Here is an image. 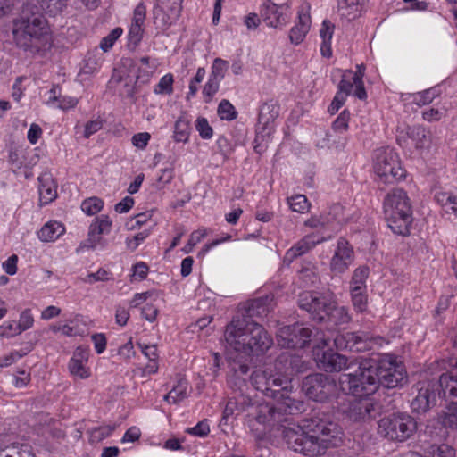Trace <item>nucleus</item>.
<instances>
[{"mask_svg":"<svg viewBox=\"0 0 457 457\" xmlns=\"http://www.w3.org/2000/svg\"><path fill=\"white\" fill-rule=\"evenodd\" d=\"M251 384L258 391L276 400V405L267 403L253 405L249 398H242L241 410L251 408L247 414L248 426L257 436L265 433L266 428H276L287 446L295 452L308 456L321 455L330 447L343 442L341 426L328 417H312L304 426H286V414H295L303 409V402L295 399L292 379L281 374H271L256 370L249 377Z\"/></svg>","mask_w":457,"mask_h":457,"instance_id":"obj_1","label":"nucleus"},{"mask_svg":"<svg viewBox=\"0 0 457 457\" xmlns=\"http://www.w3.org/2000/svg\"><path fill=\"white\" fill-rule=\"evenodd\" d=\"M37 6H23L19 19L13 21L12 37L15 46L24 53L35 55L46 51L50 46V29L47 21L39 13Z\"/></svg>","mask_w":457,"mask_h":457,"instance_id":"obj_2","label":"nucleus"},{"mask_svg":"<svg viewBox=\"0 0 457 457\" xmlns=\"http://www.w3.org/2000/svg\"><path fill=\"white\" fill-rule=\"evenodd\" d=\"M224 337L236 352L250 360L263 355L273 345L271 336L259 322L232 320L226 326Z\"/></svg>","mask_w":457,"mask_h":457,"instance_id":"obj_3","label":"nucleus"},{"mask_svg":"<svg viewBox=\"0 0 457 457\" xmlns=\"http://www.w3.org/2000/svg\"><path fill=\"white\" fill-rule=\"evenodd\" d=\"M299 307L306 311L312 320L324 324L329 330L347 324L351 317L347 309L338 306L328 295L316 291H304L298 296Z\"/></svg>","mask_w":457,"mask_h":457,"instance_id":"obj_4","label":"nucleus"},{"mask_svg":"<svg viewBox=\"0 0 457 457\" xmlns=\"http://www.w3.org/2000/svg\"><path fill=\"white\" fill-rule=\"evenodd\" d=\"M384 214L390 229L397 235L407 236L412 223V210L406 192L394 188L384 199Z\"/></svg>","mask_w":457,"mask_h":457,"instance_id":"obj_5","label":"nucleus"},{"mask_svg":"<svg viewBox=\"0 0 457 457\" xmlns=\"http://www.w3.org/2000/svg\"><path fill=\"white\" fill-rule=\"evenodd\" d=\"M418 428L416 420L406 412L391 413L378 422V433L391 441L404 442Z\"/></svg>","mask_w":457,"mask_h":457,"instance_id":"obj_6","label":"nucleus"},{"mask_svg":"<svg viewBox=\"0 0 457 457\" xmlns=\"http://www.w3.org/2000/svg\"><path fill=\"white\" fill-rule=\"evenodd\" d=\"M371 360L378 387L396 388L403 386L407 382L405 368L403 362L398 361L394 355L386 354L378 359Z\"/></svg>","mask_w":457,"mask_h":457,"instance_id":"obj_7","label":"nucleus"},{"mask_svg":"<svg viewBox=\"0 0 457 457\" xmlns=\"http://www.w3.org/2000/svg\"><path fill=\"white\" fill-rule=\"evenodd\" d=\"M371 363H373L372 360L364 359L360 362L355 372L343 375L341 383L345 385L344 390L358 396L375 393L378 387Z\"/></svg>","mask_w":457,"mask_h":457,"instance_id":"obj_8","label":"nucleus"},{"mask_svg":"<svg viewBox=\"0 0 457 457\" xmlns=\"http://www.w3.org/2000/svg\"><path fill=\"white\" fill-rule=\"evenodd\" d=\"M301 386L308 399L318 403L328 402L337 391L336 380L331 376L320 372L305 376Z\"/></svg>","mask_w":457,"mask_h":457,"instance_id":"obj_9","label":"nucleus"},{"mask_svg":"<svg viewBox=\"0 0 457 457\" xmlns=\"http://www.w3.org/2000/svg\"><path fill=\"white\" fill-rule=\"evenodd\" d=\"M416 395L411 402V408L417 414H425L436 406L442 395L440 379H428L416 383Z\"/></svg>","mask_w":457,"mask_h":457,"instance_id":"obj_10","label":"nucleus"},{"mask_svg":"<svg viewBox=\"0 0 457 457\" xmlns=\"http://www.w3.org/2000/svg\"><path fill=\"white\" fill-rule=\"evenodd\" d=\"M279 106L272 100L264 103L259 112L254 150L262 153L267 148L268 140L273 131V122L278 117Z\"/></svg>","mask_w":457,"mask_h":457,"instance_id":"obj_11","label":"nucleus"},{"mask_svg":"<svg viewBox=\"0 0 457 457\" xmlns=\"http://www.w3.org/2000/svg\"><path fill=\"white\" fill-rule=\"evenodd\" d=\"M374 170L386 183H394L405 177L398 155L392 149H380L375 157Z\"/></svg>","mask_w":457,"mask_h":457,"instance_id":"obj_12","label":"nucleus"},{"mask_svg":"<svg viewBox=\"0 0 457 457\" xmlns=\"http://www.w3.org/2000/svg\"><path fill=\"white\" fill-rule=\"evenodd\" d=\"M382 407L380 403L370 397H360L349 402L348 406L343 410L345 418L352 422H366L380 415Z\"/></svg>","mask_w":457,"mask_h":457,"instance_id":"obj_13","label":"nucleus"},{"mask_svg":"<svg viewBox=\"0 0 457 457\" xmlns=\"http://www.w3.org/2000/svg\"><path fill=\"white\" fill-rule=\"evenodd\" d=\"M312 331L303 324L294 323L281 327L277 333L278 345L283 348H304L310 342Z\"/></svg>","mask_w":457,"mask_h":457,"instance_id":"obj_14","label":"nucleus"},{"mask_svg":"<svg viewBox=\"0 0 457 457\" xmlns=\"http://www.w3.org/2000/svg\"><path fill=\"white\" fill-rule=\"evenodd\" d=\"M268 298H257L240 306L232 320H244L245 323L258 322L254 319L266 317L270 312L267 305Z\"/></svg>","mask_w":457,"mask_h":457,"instance_id":"obj_15","label":"nucleus"},{"mask_svg":"<svg viewBox=\"0 0 457 457\" xmlns=\"http://www.w3.org/2000/svg\"><path fill=\"white\" fill-rule=\"evenodd\" d=\"M275 367L284 377H290L304 371L307 369V363L303 358L288 352L280 353L275 360Z\"/></svg>","mask_w":457,"mask_h":457,"instance_id":"obj_16","label":"nucleus"},{"mask_svg":"<svg viewBox=\"0 0 457 457\" xmlns=\"http://www.w3.org/2000/svg\"><path fill=\"white\" fill-rule=\"evenodd\" d=\"M289 5L287 4H277L267 0L261 10V16L270 27L277 28L287 22V13Z\"/></svg>","mask_w":457,"mask_h":457,"instance_id":"obj_17","label":"nucleus"},{"mask_svg":"<svg viewBox=\"0 0 457 457\" xmlns=\"http://www.w3.org/2000/svg\"><path fill=\"white\" fill-rule=\"evenodd\" d=\"M315 354L319 368L326 372H339L347 367L348 359L333 350L318 351Z\"/></svg>","mask_w":457,"mask_h":457,"instance_id":"obj_18","label":"nucleus"},{"mask_svg":"<svg viewBox=\"0 0 457 457\" xmlns=\"http://www.w3.org/2000/svg\"><path fill=\"white\" fill-rule=\"evenodd\" d=\"M353 261V251L346 239L340 237L337 242V250L330 262L331 270L340 274L347 270Z\"/></svg>","mask_w":457,"mask_h":457,"instance_id":"obj_19","label":"nucleus"},{"mask_svg":"<svg viewBox=\"0 0 457 457\" xmlns=\"http://www.w3.org/2000/svg\"><path fill=\"white\" fill-rule=\"evenodd\" d=\"M112 227V220L106 215L96 217L91 223L87 238L80 244L79 248H95L96 244H101L102 234L109 233Z\"/></svg>","mask_w":457,"mask_h":457,"instance_id":"obj_20","label":"nucleus"},{"mask_svg":"<svg viewBox=\"0 0 457 457\" xmlns=\"http://www.w3.org/2000/svg\"><path fill=\"white\" fill-rule=\"evenodd\" d=\"M442 397L445 403L457 404V373L453 371L442 373L439 376Z\"/></svg>","mask_w":457,"mask_h":457,"instance_id":"obj_21","label":"nucleus"},{"mask_svg":"<svg viewBox=\"0 0 457 457\" xmlns=\"http://www.w3.org/2000/svg\"><path fill=\"white\" fill-rule=\"evenodd\" d=\"M299 23L291 29L289 38L293 44H300L305 37L306 33L309 30L311 22L310 16L308 14H303L299 12L298 15Z\"/></svg>","mask_w":457,"mask_h":457,"instance_id":"obj_22","label":"nucleus"},{"mask_svg":"<svg viewBox=\"0 0 457 457\" xmlns=\"http://www.w3.org/2000/svg\"><path fill=\"white\" fill-rule=\"evenodd\" d=\"M321 240L317 238V237L313 234L308 235L301 239L295 246H293L287 253V256L290 258H296L298 256L303 255L316 244L320 243Z\"/></svg>","mask_w":457,"mask_h":457,"instance_id":"obj_23","label":"nucleus"},{"mask_svg":"<svg viewBox=\"0 0 457 457\" xmlns=\"http://www.w3.org/2000/svg\"><path fill=\"white\" fill-rule=\"evenodd\" d=\"M439 419L444 428L457 431V404L453 402L445 403Z\"/></svg>","mask_w":457,"mask_h":457,"instance_id":"obj_24","label":"nucleus"},{"mask_svg":"<svg viewBox=\"0 0 457 457\" xmlns=\"http://www.w3.org/2000/svg\"><path fill=\"white\" fill-rule=\"evenodd\" d=\"M334 24L328 21L325 20L322 22V27L320 30V35L322 38V44L320 46V52L324 57H330L332 55L330 40L332 38L333 31H334Z\"/></svg>","mask_w":457,"mask_h":457,"instance_id":"obj_25","label":"nucleus"},{"mask_svg":"<svg viewBox=\"0 0 457 457\" xmlns=\"http://www.w3.org/2000/svg\"><path fill=\"white\" fill-rule=\"evenodd\" d=\"M65 231L64 227L57 221H51L43 226L38 232V237L44 242L57 239Z\"/></svg>","mask_w":457,"mask_h":457,"instance_id":"obj_26","label":"nucleus"},{"mask_svg":"<svg viewBox=\"0 0 457 457\" xmlns=\"http://www.w3.org/2000/svg\"><path fill=\"white\" fill-rule=\"evenodd\" d=\"M407 134L415 142L416 148L428 147L431 141L430 132L421 126L409 127Z\"/></svg>","mask_w":457,"mask_h":457,"instance_id":"obj_27","label":"nucleus"},{"mask_svg":"<svg viewBox=\"0 0 457 457\" xmlns=\"http://www.w3.org/2000/svg\"><path fill=\"white\" fill-rule=\"evenodd\" d=\"M0 457H36L29 445H12L0 448Z\"/></svg>","mask_w":457,"mask_h":457,"instance_id":"obj_28","label":"nucleus"},{"mask_svg":"<svg viewBox=\"0 0 457 457\" xmlns=\"http://www.w3.org/2000/svg\"><path fill=\"white\" fill-rule=\"evenodd\" d=\"M346 145V137L335 133H325L324 137L318 140L317 145L320 148L343 149Z\"/></svg>","mask_w":457,"mask_h":457,"instance_id":"obj_29","label":"nucleus"},{"mask_svg":"<svg viewBox=\"0 0 457 457\" xmlns=\"http://www.w3.org/2000/svg\"><path fill=\"white\" fill-rule=\"evenodd\" d=\"M187 381L186 378H180L178 384L164 395V401L172 403H178L187 397Z\"/></svg>","mask_w":457,"mask_h":457,"instance_id":"obj_30","label":"nucleus"},{"mask_svg":"<svg viewBox=\"0 0 457 457\" xmlns=\"http://www.w3.org/2000/svg\"><path fill=\"white\" fill-rule=\"evenodd\" d=\"M362 4H350L338 1V12L342 18L351 21L360 17L362 11Z\"/></svg>","mask_w":457,"mask_h":457,"instance_id":"obj_31","label":"nucleus"},{"mask_svg":"<svg viewBox=\"0 0 457 457\" xmlns=\"http://www.w3.org/2000/svg\"><path fill=\"white\" fill-rule=\"evenodd\" d=\"M69 0H37L41 9L50 16H56L67 6Z\"/></svg>","mask_w":457,"mask_h":457,"instance_id":"obj_32","label":"nucleus"},{"mask_svg":"<svg viewBox=\"0 0 457 457\" xmlns=\"http://www.w3.org/2000/svg\"><path fill=\"white\" fill-rule=\"evenodd\" d=\"M174 139L177 142L186 143L188 141L190 124L185 117H179L175 122Z\"/></svg>","mask_w":457,"mask_h":457,"instance_id":"obj_33","label":"nucleus"},{"mask_svg":"<svg viewBox=\"0 0 457 457\" xmlns=\"http://www.w3.org/2000/svg\"><path fill=\"white\" fill-rule=\"evenodd\" d=\"M348 345V350L351 352H361L366 349V339L357 335L354 332L344 333Z\"/></svg>","mask_w":457,"mask_h":457,"instance_id":"obj_34","label":"nucleus"},{"mask_svg":"<svg viewBox=\"0 0 457 457\" xmlns=\"http://www.w3.org/2000/svg\"><path fill=\"white\" fill-rule=\"evenodd\" d=\"M365 291L366 289H361L358 287H351L353 304L360 312H362L367 308L368 299Z\"/></svg>","mask_w":457,"mask_h":457,"instance_id":"obj_35","label":"nucleus"},{"mask_svg":"<svg viewBox=\"0 0 457 457\" xmlns=\"http://www.w3.org/2000/svg\"><path fill=\"white\" fill-rule=\"evenodd\" d=\"M44 176H40L38 178L39 181V195L40 202L42 204H49L53 200H54L57 196L56 189L50 185L44 184Z\"/></svg>","mask_w":457,"mask_h":457,"instance_id":"obj_36","label":"nucleus"},{"mask_svg":"<svg viewBox=\"0 0 457 457\" xmlns=\"http://www.w3.org/2000/svg\"><path fill=\"white\" fill-rule=\"evenodd\" d=\"M287 202L293 212L300 213H303L305 211H308L310 207V204L308 203L306 196L303 195H296L287 198Z\"/></svg>","mask_w":457,"mask_h":457,"instance_id":"obj_37","label":"nucleus"},{"mask_svg":"<svg viewBox=\"0 0 457 457\" xmlns=\"http://www.w3.org/2000/svg\"><path fill=\"white\" fill-rule=\"evenodd\" d=\"M104 203L98 197H90L82 202L81 209L87 215H94L101 211Z\"/></svg>","mask_w":457,"mask_h":457,"instance_id":"obj_38","label":"nucleus"},{"mask_svg":"<svg viewBox=\"0 0 457 457\" xmlns=\"http://www.w3.org/2000/svg\"><path fill=\"white\" fill-rule=\"evenodd\" d=\"M218 114L221 120H232L237 118V112L234 106L228 100L224 99L218 106Z\"/></svg>","mask_w":457,"mask_h":457,"instance_id":"obj_39","label":"nucleus"},{"mask_svg":"<svg viewBox=\"0 0 457 457\" xmlns=\"http://www.w3.org/2000/svg\"><path fill=\"white\" fill-rule=\"evenodd\" d=\"M228 68V62L227 61L220 58H216L213 61L210 77L220 80L224 78Z\"/></svg>","mask_w":457,"mask_h":457,"instance_id":"obj_40","label":"nucleus"},{"mask_svg":"<svg viewBox=\"0 0 457 457\" xmlns=\"http://www.w3.org/2000/svg\"><path fill=\"white\" fill-rule=\"evenodd\" d=\"M369 276V269L368 267L362 266L355 270L353 278H352V286L351 287H358L361 289H366V279Z\"/></svg>","mask_w":457,"mask_h":457,"instance_id":"obj_41","label":"nucleus"},{"mask_svg":"<svg viewBox=\"0 0 457 457\" xmlns=\"http://www.w3.org/2000/svg\"><path fill=\"white\" fill-rule=\"evenodd\" d=\"M122 34V29L121 28H115L113 29L106 37H104L100 43V48L104 52H107L110 50L115 41L121 36Z\"/></svg>","mask_w":457,"mask_h":457,"instance_id":"obj_42","label":"nucleus"},{"mask_svg":"<svg viewBox=\"0 0 457 457\" xmlns=\"http://www.w3.org/2000/svg\"><path fill=\"white\" fill-rule=\"evenodd\" d=\"M195 128L202 138L210 139L212 137L213 130L212 128L209 125L207 119L199 117L196 120Z\"/></svg>","mask_w":457,"mask_h":457,"instance_id":"obj_43","label":"nucleus"},{"mask_svg":"<svg viewBox=\"0 0 457 457\" xmlns=\"http://www.w3.org/2000/svg\"><path fill=\"white\" fill-rule=\"evenodd\" d=\"M69 370L73 376H78L80 378H87L89 377V372L84 366L83 362L77 359H71L70 361Z\"/></svg>","mask_w":457,"mask_h":457,"instance_id":"obj_44","label":"nucleus"},{"mask_svg":"<svg viewBox=\"0 0 457 457\" xmlns=\"http://www.w3.org/2000/svg\"><path fill=\"white\" fill-rule=\"evenodd\" d=\"M173 76L171 74H166L163 76L155 88V92L159 94L170 95L173 92Z\"/></svg>","mask_w":457,"mask_h":457,"instance_id":"obj_45","label":"nucleus"},{"mask_svg":"<svg viewBox=\"0 0 457 457\" xmlns=\"http://www.w3.org/2000/svg\"><path fill=\"white\" fill-rule=\"evenodd\" d=\"M154 23L165 29L168 26L171 25V23L178 19H174L170 17V12L164 13L162 9H154Z\"/></svg>","mask_w":457,"mask_h":457,"instance_id":"obj_46","label":"nucleus"},{"mask_svg":"<svg viewBox=\"0 0 457 457\" xmlns=\"http://www.w3.org/2000/svg\"><path fill=\"white\" fill-rule=\"evenodd\" d=\"M350 120V112L347 110H344L336 120L332 123V129L334 132L346 131L348 129V122Z\"/></svg>","mask_w":457,"mask_h":457,"instance_id":"obj_47","label":"nucleus"},{"mask_svg":"<svg viewBox=\"0 0 457 457\" xmlns=\"http://www.w3.org/2000/svg\"><path fill=\"white\" fill-rule=\"evenodd\" d=\"M220 81V80L214 78H209L208 82L205 84L203 89V94L205 96L206 103H209L212 99L214 94L219 90Z\"/></svg>","mask_w":457,"mask_h":457,"instance_id":"obj_48","label":"nucleus"},{"mask_svg":"<svg viewBox=\"0 0 457 457\" xmlns=\"http://www.w3.org/2000/svg\"><path fill=\"white\" fill-rule=\"evenodd\" d=\"M143 25L132 23L129 31V45L133 44L134 46H137L143 37Z\"/></svg>","mask_w":457,"mask_h":457,"instance_id":"obj_49","label":"nucleus"},{"mask_svg":"<svg viewBox=\"0 0 457 457\" xmlns=\"http://www.w3.org/2000/svg\"><path fill=\"white\" fill-rule=\"evenodd\" d=\"M186 432L200 437L206 436L210 433V428L207 420H203L194 428H187Z\"/></svg>","mask_w":457,"mask_h":457,"instance_id":"obj_50","label":"nucleus"},{"mask_svg":"<svg viewBox=\"0 0 457 457\" xmlns=\"http://www.w3.org/2000/svg\"><path fill=\"white\" fill-rule=\"evenodd\" d=\"M34 319L32 315L30 314V311L29 309L23 311L21 313L20 320L18 325V329H20L21 332L30 328L33 326Z\"/></svg>","mask_w":457,"mask_h":457,"instance_id":"obj_51","label":"nucleus"},{"mask_svg":"<svg viewBox=\"0 0 457 457\" xmlns=\"http://www.w3.org/2000/svg\"><path fill=\"white\" fill-rule=\"evenodd\" d=\"M18 325H15L14 321L7 322L0 326V337H12L16 335L21 333L20 329L17 328Z\"/></svg>","mask_w":457,"mask_h":457,"instance_id":"obj_52","label":"nucleus"},{"mask_svg":"<svg viewBox=\"0 0 457 457\" xmlns=\"http://www.w3.org/2000/svg\"><path fill=\"white\" fill-rule=\"evenodd\" d=\"M108 275L109 272L107 270L100 268L96 272L87 274V277L83 278V281L90 284L97 281H107L109 280Z\"/></svg>","mask_w":457,"mask_h":457,"instance_id":"obj_53","label":"nucleus"},{"mask_svg":"<svg viewBox=\"0 0 457 457\" xmlns=\"http://www.w3.org/2000/svg\"><path fill=\"white\" fill-rule=\"evenodd\" d=\"M346 73L351 74L352 71L346 70L345 71V73L342 76V79L338 84V91H337V93H342V95H345V97L351 94L353 87V82L352 83L345 79Z\"/></svg>","mask_w":457,"mask_h":457,"instance_id":"obj_54","label":"nucleus"},{"mask_svg":"<svg viewBox=\"0 0 457 457\" xmlns=\"http://www.w3.org/2000/svg\"><path fill=\"white\" fill-rule=\"evenodd\" d=\"M102 127L103 120L101 119L87 121L85 125L84 137L88 138L91 135L100 130Z\"/></svg>","mask_w":457,"mask_h":457,"instance_id":"obj_55","label":"nucleus"},{"mask_svg":"<svg viewBox=\"0 0 457 457\" xmlns=\"http://www.w3.org/2000/svg\"><path fill=\"white\" fill-rule=\"evenodd\" d=\"M436 96V93L433 88H431L418 94L415 100L418 104L425 105L430 104Z\"/></svg>","mask_w":457,"mask_h":457,"instance_id":"obj_56","label":"nucleus"},{"mask_svg":"<svg viewBox=\"0 0 457 457\" xmlns=\"http://www.w3.org/2000/svg\"><path fill=\"white\" fill-rule=\"evenodd\" d=\"M145 14H146L145 5L143 3L138 4L134 10L132 23L144 25Z\"/></svg>","mask_w":457,"mask_h":457,"instance_id":"obj_57","label":"nucleus"},{"mask_svg":"<svg viewBox=\"0 0 457 457\" xmlns=\"http://www.w3.org/2000/svg\"><path fill=\"white\" fill-rule=\"evenodd\" d=\"M149 139H150L149 133H147V132L137 133L133 136L132 143L136 147H137L139 149H144L147 145Z\"/></svg>","mask_w":457,"mask_h":457,"instance_id":"obj_58","label":"nucleus"},{"mask_svg":"<svg viewBox=\"0 0 457 457\" xmlns=\"http://www.w3.org/2000/svg\"><path fill=\"white\" fill-rule=\"evenodd\" d=\"M17 262H18V256L15 254H12L3 263V268L4 269V270L7 274H9L11 276L14 275L17 272Z\"/></svg>","mask_w":457,"mask_h":457,"instance_id":"obj_59","label":"nucleus"},{"mask_svg":"<svg viewBox=\"0 0 457 457\" xmlns=\"http://www.w3.org/2000/svg\"><path fill=\"white\" fill-rule=\"evenodd\" d=\"M134 204V199L130 196L124 197L120 202L115 204V211L119 213L129 212Z\"/></svg>","mask_w":457,"mask_h":457,"instance_id":"obj_60","label":"nucleus"},{"mask_svg":"<svg viewBox=\"0 0 457 457\" xmlns=\"http://www.w3.org/2000/svg\"><path fill=\"white\" fill-rule=\"evenodd\" d=\"M331 222V220L328 217L320 216V217H312L311 219L305 221V225L316 228L320 226L324 227Z\"/></svg>","mask_w":457,"mask_h":457,"instance_id":"obj_61","label":"nucleus"},{"mask_svg":"<svg viewBox=\"0 0 457 457\" xmlns=\"http://www.w3.org/2000/svg\"><path fill=\"white\" fill-rule=\"evenodd\" d=\"M183 1L184 0H169L170 5L168 12H170L171 18L179 19L180 17L183 9Z\"/></svg>","mask_w":457,"mask_h":457,"instance_id":"obj_62","label":"nucleus"},{"mask_svg":"<svg viewBox=\"0 0 457 457\" xmlns=\"http://www.w3.org/2000/svg\"><path fill=\"white\" fill-rule=\"evenodd\" d=\"M91 337L96 353H102L106 348L105 336L104 334H94Z\"/></svg>","mask_w":457,"mask_h":457,"instance_id":"obj_63","label":"nucleus"},{"mask_svg":"<svg viewBox=\"0 0 457 457\" xmlns=\"http://www.w3.org/2000/svg\"><path fill=\"white\" fill-rule=\"evenodd\" d=\"M205 236V232H200V231H194L191 236H190V238L187 242V245L185 246L184 248V251L186 253H189L193 247L197 244L199 243L202 238Z\"/></svg>","mask_w":457,"mask_h":457,"instance_id":"obj_64","label":"nucleus"}]
</instances>
